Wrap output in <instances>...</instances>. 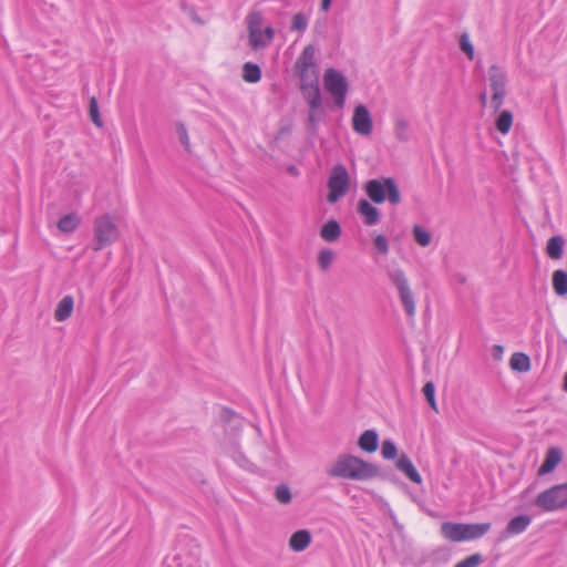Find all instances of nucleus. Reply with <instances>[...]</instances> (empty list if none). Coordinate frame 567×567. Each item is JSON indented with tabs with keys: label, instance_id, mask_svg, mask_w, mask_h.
Masks as SVG:
<instances>
[{
	"label": "nucleus",
	"instance_id": "nucleus-3",
	"mask_svg": "<svg viewBox=\"0 0 567 567\" xmlns=\"http://www.w3.org/2000/svg\"><path fill=\"white\" fill-rule=\"evenodd\" d=\"M386 275L390 282L398 290L399 298L405 310V313L410 318L414 317L416 311L415 301L405 272L399 267H393L386 271Z\"/></svg>",
	"mask_w": 567,
	"mask_h": 567
},
{
	"label": "nucleus",
	"instance_id": "nucleus-1",
	"mask_svg": "<svg viewBox=\"0 0 567 567\" xmlns=\"http://www.w3.org/2000/svg\"><path fill=\"white\" fill-rule=\"evenodd\" d=\"M328 476L350 481H369L380 475L379 467L363 458L341 453L326 468Z\"/></svg>",
	"mask_w": 567,
	"mask_h": 567
},
{
	"label": "nucleus",
	"instance_id": "nucleus-44",
	"mask_svg": "<svg viewBox=\"0 0 567 567\" xmlns=\"http://www.w3.org/2000/svg\"><path fill=\"white\" fill-rule=\"evenodd\" d=\"M317 111L318 110L310 109L309 114H308V122L312 125L313 128L316 127L317 122H318Z\"/></svg>",
	"mask_w": 567,
	"mask_h": 567
},
{
	"label": "nucleus",
	"instance_id": "nucleus-11",
	"mask_svg": "<svg viewBox=\"0 0 567 567\" xmlns=\"http://www.w3.org/2000/svg\"><path fill=\"white\" fill-rule=\"evenodd\" d=\"M357 210L367 226L375 225L380 221V212L367 199L358 202Z\"/></svg>",
	"mask_w": 567,
	"mask_h": 567
},
{
	"label": "nucleus",
	"instance_id": "nucleus-10",
	"mask_svg": "<svg viewBox=\"0 0 567 567\" xmlns=\"http://www.w3.org/2000/svg\"><path fill=\"white\" fill-rule=\"evenodd\" d=\"M275 31L274 28L268 25L264 30L255 31L254 33L248 34L249 45L254 50H259L266 48L274 39Z\"/></svg>",
	"mask_w": 567,
	"mask_h": 567
},
{
	"label": "nucleus",
	"instance_id": "nucleus-2",
	"mask_svg": "<svg viewBox=\"0 0 567 567\" xmlns=\"http://www.w3.org/2000/svg\"><path fill=\"white\" fill-rule=\"evenodd\" d=\"M364 192L375 204H381L385 199L392 205L401 203V194L398 184L392 177H380L368 181L364 184Z\"/></svg>",
	"mask_w": 567,
	"mask_h": 567
},
{
	"label": "nucleus",
	"instance_id": "nucleus-45",
	"mask_svg": "<svg viewBox=\"0 0 567 567\" xmlns=\"http://www.w3.org/2000/svg\"><path fill=\"white\" fill-rule=\"evenodd\" d=\"M453 279L455 282H457L458 285H464L466 282V277L465 275L458 272V274H455L453 276Z\"/></svg>",
	"mask_w": 567,
	"mask_h": 567
},
{
	"label": "nucleus",
	"instance_id": "nucleus-19",
	"mask_svg": "<svg viewBox=\"0 0 567 567\" xmlns=\"http://www.w3.org/2000/svg\"><path fill=\"white\" fill-rule=\"evenodd\" d=\"M310 542V533L306 529H301L291 535L289 546L295 551H302L309 546Z\"/></svg>",
	"mask_w": 567,
	"mask_h": 567
},
{
	"label": "nucleus",
	"instance_id": "nucleus-34",
	"mask_svg": "<svg viewBox=\"0 0 567 567\" xmlns=\"http://www.w3.org/2000/svg\"><path fill=\"white\" fill-rule=\"evenodd\" d=\"M333 258H334V252L331 250V249H322L319 251V255H318V262H319V266L322 270H327L332 261H333Z\"/></svg>",
	"mask_w": 567,
	"mask_h": 567
},
{
	"label": "nucleus",
	"instance_id": "nucleus-6",
	"mask_svg": "<svg viewBox=\"0 0 567 567\" xmlns=\"http://www.w3.org/2000/svg\"><path fill=\"white\" fill-rule=\"evenodd\" d=\"M535 505L545 512L559 511L567 507V483L555 485L535 499Z\"/></svg>",
	"mask_w": 567,
	"mask_h": 567
},
{
	"label": "nucleus",
	"instance_id": "nucleus-20",
	"mask_svg": "<svg viewBox=\"0 0 567 567\" xmlns=\"http://www.w3.org/2000/svg\"><path fill=\"white\" fill-rule=\"evenodd\" d=\"M305 100L307 101L309 109L319 110L321 107V93L319 89V84L309 85L307 87L300 89Z\"/></svg>",
	"mask_w": 567,
	"mask_h": 567
},
{
	"label": "nucleus",
	"instance_id": "nucleus-47",
	"mask_svg": "<svg viewBox=\"0 0 567 567\" xmlns=\"http://www.w3.org/2000/svg\"><path fill=\"white\" fill-rule=\"evenodd\" d=\"M480 101H481V104H482L483 106H485V105H486V102H487V95H486V93H485V92L481 93V95H480Z\"/></svg>",
	"mask_w": 567,
	"mask_h": 567
},
{
	"label": "nucleus",
	"instance_id": "nucleus-18",
	"mask_svg": "<svg viewBox=\"0 0 567 567\" xmlns=\"http://www.w3.org/2000/svg\"><path fill=\"white\" fill-rule=\"evenodd\" d=\"M378 440L379 436L374 430H367L360 435L358 445L361 450L373 453L378 449Z\"/></svg>",
	"mask_w": 567,
	"mask_h": 567
},
{
	"label": "nucleus",
	"instance_id": "nucleus-4",
	"mask_svg": "<svg viewBox=\"0 0 567 567\" xmlns=\"http://www.w3.org/2000/svg\"><path fill=\"white\" fill-rule=\"evenodd\" d=\"M118 229L110 215H103L94 221V243L92 249L99 251L112 245L118 238Z\"/></svg>",
	"mask_w": 567,
	"mask_h": 567
},
{
	"label": "nucleus",
	"instance_id": "nucleus-38",
	"mask_svg": "<svg viewBox=\"0 0 567 567\" xmlns=\"http://www.w3.org/2000/svg\"><path fill=\"white\" fill-rule=\"evenodd\" d=\"M89 112H90V117H91L92 122L96 126L101 127L102 126V121H101V117H100L97 101H96V99L94 96L91 97V100H90Z\"/></svg>",
	"mask_w": 567,
	"mask_h": 567
},
{
	"label": "nucleus",
	"instance_id": "nucleus-22",
	"mask_svg": "<svg viewBox=\"0 0 567 567\" xmlns=\"http://www.w3.org/2000/svg\"><path fill=\"white\" fill-rule=\"evenodd\" d=\"M341 235V228L337 220H328L320 230V236L329 243L336 241Z\"/></svg>",
	"mask_w": 567,
	"mask_h": 567
},
{
	"label": "nucleus",
	"instance_id": "nucleus-46",
	"mask_svg": "<svg viewBox=\"0 0 567 567\" xmlns=\"http://www.w3.org/2000/svg\"><path fill=\"white\" fill-rule=\"evenodd\" d=\"M330 6H331V0H322L321 9L323 11H328L330 9Z\"/></svg>",
	"mask_w": 567,
	"mask_h": 567
},
{
	"label": "nucleus",
	"instance_id": "nucleus-37",
	"mask_svg": "<svg viewBox=\"0 0 567 567\" xmlns=\"http://www.w3.org/2000/svg\"><path fill=\"white\" fill-rule=\"evenodd\" d=\"M381 454L385 460H393L398 454L395 444L390 440H385L382 443Z\"/></svg>",
	"mask_w": 567,
	"mask_h": 567
},
{
	"label": "nucleus",
	"instance_id": "nucleus-8",
	"mask_svg": "<svg viewBox=\"0 0 567 567\" xmlns=\"http://www.w3.org/2000/svg\"><path fill=\"white\" fill-rule=\"evenodd\" d=\"M488 82L493 92L491 99V106L497 112L503 103L506 95V73L498 65H492L488 70Z\"/></svg>",
	"mask_w": 567,
	"mask_h": 567
},
{
	"label": "nucleus",
	"instance_id": "nucleus-36",
	"mask_svg": "<svg viewBox=\"0 0 567 567\" xmlns=\"http://www.w3.org/2000/svg\"><path fill=\"white\" fill-rule=\"evenodd\" d=\"M423 393L430 404V406L437 412V405L435 401V385L433 382H426L423 386Z\"/></svg>",
	"mask_w": 567,
	"mask_h": 567
},
{
	"label": "nucleus",
	"instance_id": "nucleus-39",
	"mask_svg": "<svg viewBox=\"0 0 567 567\" xmlns=\"http://www.w3.org/2000/svg\"><path fill=\"white\" fill-rule=\"evenodd\" d=\"M308 20L303 13H296L292 17L291 30L303 32L307 29Z\"/></svg>",
	"mask_w": 567,
	"mask_h": 567
},
{
	"label": "nucleus",
	"instance_id": "nucleus-15",
	"mask_svg": "<svg viewBox=\"0 0 567 567\" xmlns=\"http://www.w3.org/2000/svg\"><path fill=\"white\" fill-rule=\"evenodd\" d=\"M74 307V300L72 296H64L58 303L54 311V318L56 321L62 322L71 317Z\"/></svg>",
	"mask_w": 567,
	"mask_h": 567
},
{
	"label": "nucleus",
	"instance_id": "nucleus-35",
	"mask_svg": "<svg viewBox=\"0 0 567 567\" xmlns=\"http://www.w3.org/2000/svg\"><path fill=\"white\" fill-rule=\"evenodd\" d=\"M176 133L178 135L179 142L184 145L187 152L190 151V141L188 136V132L184 123L176 122L175 123Z\"/></svg>",
	"mask_w": 567,
	"mask_h": 567
},
{
	"label": "nucleus",
	"instance_id": "nucleus-5",
	"mask_svg": "<svg viewBox=\"0 0 567 567\" xmlns=\"http://www.w3.org/2000/svg\"><path fill=\"white\" fill-rule=\"evenodd\" d=\"M327 186L329 189L327 199L330 204L337 203L347 195L350 189V175L344 165L338 164L331 168Z\"/></svg>",
	"mask_w": 567,
	"mask_h": 567
},
{
	"label": "nucleus",
	"instance_id": "nucleus-31",
	"mask_svg": "<svg viewBox=\"0 0 567 567\" xmlns=\"http://www.w3.org/2000/svg\"><path fill=\"white\" fill-rule=\"evenodd\" d=\"M413 235H414L415 241L420 246L426 247L431 244L432 236L424 227H422L420 225H415L413 227Z\"/></svg>",
	"mask_w": 567,
	"mask_h": 567
},
{
	"label": "nucleus",
	"instance_id": "nucleus-23",
	"mask_svg": "<svg viewBox=\"0 0 567 567\" xmlns=\"http://www.w3.org/2000/svg\"><path fill=\"white\" fill-rule=\"evenodd\" d=\"M509 367L514 371L527 372L530 369L529 357L525 353L516 352L509 359Z\"/></svg>",
	"mask_w": 567,
	"mask_h": 567
},
{
	"label": "nucleus",
	"instance_id": "nucleus-30",
	"mask_svg": "<svg viewBox=\"0 0 567 567\" xmlns=\"http://www.w3.org/2000/svg\"><path fill=\"white\" fill-rule=\"evenodd\" d=\"M512 123H513V114L511 111L508 110H504L499 113L497 120H496V128L502 133V134H507L512 127Z\"/></svg>",
	"mask_w": 567,
	"mask_h": 567
},
{
	"label": "nucleus",
	"instance_id": "nucleus-43",
	"mask_svg": "<svg viewBox=\"0 0 567 567\" xmlns=\"http://www.w3.org/2000/svg\"><path fill=\"white\" fill-rule=\"evenodd\" d=\"M183 10L192 19V21H194L195 23H197V24H203L204 23L203 20L198 17V14H197V12L195 11L194 8L187 7V6H183Z\"/></svg>",
	"mask_w": 567,
	"mask_h": 567
},
{
	"label": "nucleus",
	"instance_id": "nucleus-33",
	"mask_svg": "<svg viewBox=\"0 0 567 567\" xmlns=\"http://www.w3.org/2000/svg\"><path fill=\"white\" fill-rule=\"evenodd\" d=\"M275 497L280 504H289L292 498L289 486L287 484H279L275 489Z\"/></svg>",
	"mask_w": 567,
	"mask_h": 567
},
{
	"label": "nucleus",
	"instance_id": "nucleus-21",
	"mask_svg": "<svg viewBox=\"0 0 567 567\" xmlns=\"http://www.w3.org/2000/svg\"><path fill=\"white\" fill-rule=\"evenodd\" d=\"M313 45H307L296 62L297 69H317Z\"/></svg>",
	"mask_w": 567,
	"mask_h": 567
},
{
	"label": "nucleus",
	"instance_id": "nucleus-24",
	"mask_svg": "<svg viewBox=\"0 0 567 567\" xmlns=\"http://www.w3.org/2000/svg\"><path fill=\"white\" fill-rule=\"evenodd\" d=\"M565 240L561 236H553L547 243V254L553 259H560L563 256Z\"/></svg>",
	"mask_w": 567,
	"mask_h": 567
},
{
	"label": "nucleus",
	"instance_id": "nucleus-12",
	"mask_svg": "<svg viewBox=\"0 0 567 567\" xmlns=\"http://www.w3.org/2000/svg\"><path fill=\"white\" fill-rule=\"evenodd\" d=\"M396 468L403 473L410 481L416 484L422 483V476L413 465L412 461L406 454H401L395 463Z\"/></svg>",
	"mask_w": 567,
	"mask_h": 567
},
{
	"label": "nucleus",
	"instance_id": "nucleus-26",
	"mask_svg": "<svg viewBox=\"0 0 567 567\" xmlns=\"http://www.w3.org/2000/svg\"><path fill=\"white\" fill-rule=\"evenodd\" d=\"M300 78V89L309 85L319 84L318 81V69H298Z\"/></svg>",
	"mask_w": 567,
	"mask_h": 567
},
{
	"label": "nucleus",
	"instance_id": "nucleus-27",
	"mask_svg": "<svg viewBox=\"0 0 567 567\" xmlns=\"http://www.w3.org/2000/svg\"><path fill=\"white\" fill-rule=\"evenodd\" d=\"M261 78L260 68L251 62H246L243 66V79L248 83H256Z\"/></svg>",
	"mask_w": 567,
	"mask_h": 567
},
{
	"label": "nucleus",
	"instance_id": "nucleus-13",
	"mask_svg": "<svg viewBox=\"0 0 567 567\" xmlns=\"http://www.w3.org/2000/svg\"><path fill=\"white\" fill-rule=\"evenodd\" d=\"M442 536L454 543L464 542V532L462 523L445 522L441 525Z\"/></svg>",
	"mask_w": 567,
	"mask_h": 567
},
{
	"label": "nucleus",
	"instance_id": "nucleus-25",
	"mask_svg": "<svg viewBox=\"0 0 567 567\" xmlns=\"http://www.w3.org/2000/svg\"><path fill=\"white\" fill-rule=\"evenodd\" d=\"M553 288L556 295H567V272L564 270H556L553 274Z\"/></svg>",
	"mask_w": 567,
	"mask_h": 567
},
{
	"label": "nucleus",
	"instance_id": "nucleus-7",
	"mask_svg": "<svg viewBox=\"0 0 567 567\" xmlns=\"http://www.w3.org/2000/svg\"><path fill=\"white\" fill-rule=\"evenodd\" d=\"M324 89L332 95L336 106L343 107L348 92L347 79L333 68L326 70L323 75Z\"/></svg>",
	"mask_w": 567,
	"mask_h": 567
},
{
	"label": "nucleus",
	"instance_id": "nucleus-49",
	"mask_svg": "<svg viewBox=\"0 0 567 567\" xmlns=\"http://www.w3.org/2000/svg\"><path fill=\"white\" fill-rule=\"evenodd\" d=\"M563 388L567 392V372L564 375V385H563Z\"/></svg>",
	"mask_w": 567,
	"mask_h": 567
},
{
	"label": "nucleus",
	"instance_id": "nucleus-48",
	"mask_svg": "<svg viewBox=\"0 0 567 567\" xmlns=\"http://www.w3.org/2000/svg\"><path fill=\"white\" fill-rule=\"evenodd\" d=\"M494 351H495V355L496 354H502L503 353V347L502 346H494Z\"/></svg>",
	"mask_w": 567,
	"mask_h": 567
},
{
	"label": "nucleus",
	"instance_id": "nucleus-28",
	"mask_svg": "<svg viewBox=\"0 0 567 567\" xmlns=\"http://www.w3.org/2000/svg\"><path fill=\"white\" fill-rule=\"evenodd\" d=\"M79 224L80 219L75 214H68L60 218V220L58 221V228L62 233L69 234L73 233L78 228Z\"/></svg>",
	"mask_w": 567,
	"mask_h": 567
},
{
	"label": "nucleus",
	"instance_id": "nucleus-9",
	"mask_svg": "<svg viewBox=\"0 0 567 567\" xmlns=\"http://www.w3.org/2000/svg\"><path fill=\"white\" fill-rule=\"evenodd\" d=\"M352 128L357 134L367 136L373 130V121L368 107L359 104L354 107L352 115Z\"/></svg>",
	"mask_w": 567,
	"mask_h": 567
},
{
	"label": "nucleus",
	"instance_id": "nucleus-17",
	"mask_svg": "<svg viewBox=\"0 0 567 567\" xmlns=\"http://www.w3.org/2000/svg\"><path fill=\"white\" fill-rule=\"evenodd\" d=\"M491 529L489 523L463 524L464 540L481 538Z\"/></svg>",
	"mask_w": 567,
	"mask_h": 567
},
{
	"label": "nucleus",
	"instance_id": "nucleus-16",
	"mask_svg": "<svg viewBox=\"0 0 567 567\" xmlns=\"http://www.w3.org/2000/svg\"><path fill=\"white\" fill-rule=\"evenodd\" d=\"M532 523V518L528 515H519L512 518L506 528L505 534L508 535H518L523 533Z\"/></svg>",
	"mask_w": 567,
	"mask_h": 567
},
{
	"label": "nucleus",
	"instance_id": "nucleus-41",
	"mask_svg": "<svg viewBox=\"0 0 567 567\" xmlns=\"http://www.w3.org/2000/svg\"><path fill=\"white\" fill-rule=\"evenodd\" d=\"M482 556L480 554H473L465 559L458 561L454 567H476L481 564Z\"/></svg>",
	"mask_w": 567,
	"mask_h": 567
},
{
	"label": "nucleus",
	"instance_id": "nucleus-14",
	"mask_svg": "<svg viewBox=\"0 0 567 567\" xmlns=\"http://www.w3.org/2000/svg\"><path fill=\"white\" fill-rule=\"evenodd\" d=\"M561 461V451L558 447H550L545 456V460L538 468V475L550 473Z\"/></svg>",
	"mask_w": 567,
	"mask_h": 567
},
{
	"label": "nucleus",
	"instance_id": "nucleus-42",
	"mask_svg": "<svg viewBox=\"0 0 567 567\" xmlns=\"http://www.w3.org/2000/svg\"><path fill=\"white\" fill-rule=\"evenodd\" d=\"M373 243H374L375 248L379 250V252L386 254L389 251V244H388L386 238L383 235H378L373 239Z\"/></svg>",
	"mask_w": 567,
	"mask_h": 567
},
{
	"label": "nucleus",
	"instance_id": "nucleus-40",
	"mask_svg": "<svg viewBox=\"0 0 567 567\" xmlns=\"http://www.w3.org/2000/svg\"><path fill=\"white\" fill-rule=\"evenodd\" d=\"M460 48L461 50L468 56V59L474 58V47L470 41V37L467 33H463L460 38Z\"/></svg>",
	"mask_w": 567,
	"mask_h": 567
},
{
	"label": "nucleus",
	"instance_id": "nucleus-29",
	"mask_svg": "<svg viewBox=\"0 0 567 567\" xmlns=\"http://www.w3.org/2000/svg\"><path fill=\"white\" fill-rule=\"evenodd\" d=\"M409 127L410 124L408 120L403 117H399L395 120L394 135L398 141L405 143L410 140Z\"/></svg>",
	"mask_w": 567,
	"mask_h": 567
},
{
	"label": "nucleus",
	"instance_id": "nucleus-32",
	"mask_svg": "<svg viewBox=\"0 0 567 567\" xmlns=\"http://www.w3.org/2000/svg\"><path fill=\"white\" fill-rule=\"evenodd\" d=\"M262 21H264V18H262V14L260 12H251L248 17H247V29H248V34L249 33H254L255 31L257 32L258 30H261L262 29Z\"/></svg>",
	"mask_w": 567,
	"mask_h": 567
}]
</instances>
